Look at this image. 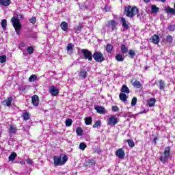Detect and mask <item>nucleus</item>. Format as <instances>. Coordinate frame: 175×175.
Instances as JSON below:
<instances>
[{"label": "nucleus", "instance_id": "f257e3e1", "mask_svg": "<svg viewBox=\"0 0 175 175\" xmlns=\"http://www.w3.org/2000/svg\"><path fill=\"white\" fill-rule=\"evenodd\" d=\"M53 161L55 166H62L68 161V156L65 154H61L60 157L54 156Z\"/></svg>", "mask_w": 175, "mask_h": 175}, {"label": "nucleus", "instance_id": "f03ea898", "mask_svg": "<svg viewBox=\"0 0 175 175\" xmlns=\"http://www.w3.org/2000/svg\"><path fill=\"white\" fill-rule=\"evenodd\" d=\"M124 13L127 17H133L139 13V9L137 7L127 6L125 8Z\"/></svg>", "mask_w": 175, "mask_h": 175}, {"label": "nucleus", "instance_id": "7ed1b4c3", "mask_svg": "<svg viewBox=\"0 0 175 175\" xmlns=\"http://www.w3.org/2000/svg\"><path fill=\"white\" fill-rule=\"evenodd\" d=\"M11 22L12 23V25L15 29L16 35H20V29H21V23H20V20L14 16L12 18Z\"/></svg>", "mask_w": 175, "mask_h": 175}, {"label": "nucleus", "instance_id": "20e7f679", "mask_svg": "<svg viewBox=\"0 0 175 175\" xmlns=\"http://www.w3.org/2000/svg\"><path fill=\"white\" fill-rule=\"evenodd\" d=\"M170 157V147H167L165 148L163 154H161L160 157L161 162H162L163 163H166Z\"/></svg>", "mask_w": 175, "mask_h": 175}, {"label": "nucleus", "instance_id": "39448f33", "mask_svg": "<svg viewBox=\"0 0 175 175\" xmlns=\"http://www.w3.org/2000/svg\"><path fill=\"white\" fill-rule=\"evenodd\" d=\"M107 124L109 126H114L115 125H117V124H118V120L117 117L111 116L107 119Z\"/></svg>", "mask_w": 175, "mask_h": 175}, {"label": "nucleus", "instance_id": "423d86ee", "mask_svg": "<svg viewBox=\"0 0 175 175\" xmlns=\"http://www.w3.org/2000/svg\"><path fill=\"white\" fill-rule=\"evenodd\" d=\"M93 58L96 61V62H103L105 61V57L103 56V54L100 52H96L93 55Z\"/></svg>", "mask_w": 175, "mask_h": 175}, {"label": "nucleus", "instance_id": "0eeeda50", "mask_svg": "<svg viewBox=\"0 0 175 175\" xmlns=\"http://www.w3.org/2000/svg\"><path fill=\"white\" fill-rule=\"evenodd\" d=\"M81 53H83L85 59H88L89 61H92V53L87 49H83Z\"/></svg>", "mask_w": 175, "mask_h": 175}, {"label": "nucleus", "instance_id": "6e6552de", "mask_svg": "<svg viewBox=\"0 0 175 175\" xmlns=\"http://www.w3.org/2000/svg\"><path fill=\"white\" fill-rule=\"evenodd\" d=\"M49 93L52 95V96H57L58 94H59V91L55 86L52 85L49 88Z\"/></svg>", "mask_w": 175, "mask_h": 175}, {"label": "nucleus", "instance_id": "1a4fd4ad", "mask_svg": "<svg viewBox=\"0 0 175 175\" xmlns=\"http://www.w3.org/2000/svg\"><path fill=\"white\" fill-rule=\"evenodd\" d=\"M117 22L116 21H110L108 23L107 27L109 29H111V31H114V29H117Z\"/></svg>", "mask_w": 175, "mask_h": 175}, {"label": "nucleus", "instance_id": "9d476101", "mask_svg": "<svg viewBox=\"0 0 175 175\" xmlns=\"http://www.w3.org/2000/svg\"><path fill=\"white\" fill-rule=\"evenodd\" d=\"M116 155L118 158H120V159H122L125 157V152L124 151V149L120 148L116 150Z\"/></svg>", "mask_w": 175, "mask_h": 175}, {"label": "nucleus", "instance_id": "9b49d317", "mask_svg": "<svg viewBox=\"0 0 175 175\" xmlns=\"http://www.w3.org/2000/svg\"><path fill=\"white\" fill-rule=\"evenodd\" d=\"M94 109L95 110H96L97 113H98L99 114H106V113H107L105 107L102 106L97 105L94 107Z\"/></svg>", "mask_w": 175, "mask_h": 175}, {"label": "nucleus", "instance_id": "f8f14e48", "mask_svg": "<svg viewBox=\"0 0 175 175\" xmlns=\"http://www.w3.org/2000/svg\"><path fill=\"white\" fill-rule=\"evenodd\" d=\"M31 103L33 106H39V96L38 95H33L31 97Z\"/></svg>", "mask_w": 175, "mask_h": 175}, {"label": "nucleus", "instance_id": "ddd939ff", "mask_svg": "<svg viewBox=\"0 0 175 175\" xmlns=\"http://www.w3.org/2000/svg\"><path fill=\"white\" fill-rule=\"evenodd\" d=\"M9 133L10 135H16L17 133V127L14 125L10 126Z\"/></svg>", "mask_w": 175, "mask_h": 175}, {"label": "nucleus", "instance_id": "4468645a", "mask_svg": "<svg viewBox=\"0 0 175 175\" xmlns=\"http://www.w3.org/2000/svg\"><path fill=\"white\" fill-rule=\"evenodd\" d=\"M12 102H13V98L8 97L5 100L3 101V105L4 106H10L12 105Z\"/></svg>", "mask_w": 175, "mask_h": 175}, {"label": "nucleus", "instance_id": "2eb2a0df", "mask_svg": "<svg viewBox=\"0 0 175 175\" xmlns=\"http://www.w3.org/2000/svg\"><path fill=\"white\" fill-rule=\"evenodd\" d=\"M75 47V45H73L72 43H69L67 45L66 50L68 54H72L73 53V48Z\"/></svg>", "mask_w": 175, "mask_h": 175}, {"label": "nucleus", "instance_id": "dca6fc26", "mask_svg": "<svg viewBox=\"0 0 175 175\" xmlns=\"http://www.w3.org/2000/svg\"><path fill=\"white\" fill-rule=\"evenodd\" d=\"M152 43L154 44H158L159 43V36L157 34H154L153 36L151 38Z\"/></svg>", "mask_w": 175, "mask_h": 175}, {"label": "nucleus", "instance_id": "f3484780", "mask_svg": "<svg viewBox=\"0 0 175 175\" xmlns=\"http://www.w3.org/2000/svg\"><path fill=\"white\" fill-rule=\"evenodd\" d=\"M155 102H157V100H155V98H151L148 100V104L150 107H154L155 106Z\"/></svg>", "mask_w": 175, "mask_h": 175}, {"label": "nucleus", "instance_id": "a211bd4d", "mask_svg": "<svg viewBox=\"0 0 175 175\" xmlns=\"http://www.w3.org/2000/svg\"><path fill=\"white\" fill-rule=\"evenodd\" d=\"M121 23L124 29H128L129 28V26L128 25V23H126V20L125 19V18H121Z\"/></svg>", "mask_w": 175, "mask_h": 175}, {"label": "nucleus", "instance_id": "6ab92c4d", "mask_svg": "<svg viewBox=\"0 0 175 175\" xmlns=\"http://www.w3.org/2000/svg\"><path fill=\"white\" fill-rule=\"evenodd\" d=\"M60 27L62 31H66L68 28V23L65 21L62 22V23L60 24Z\"/></svg>", "mask_w": 175, "mask_h": 175}, {"label": "nucleus", "instance_id": "aec40b11", "mask_svg": "<svg viewBox=\"0 0 175 175\" xmlns=\"http://www.w3.org/2000/svg\"><path fill=\"white\" fill-rule=\"evenodd\" d=\"M116 59L118 62H122V61H124V59H125V57L124 56H122V55H121V54H117L116 56Z\"/></svg>", "mask_w": 175, "mask_h": 175}, {"label": "nucleus", "instance_id": "412c9836", "mask_svg": "<svg viewBox=\"0 0 175 175\" xmlns=\"http://www.w3.org/2000/svg\"><path fill=\"white\" fill-rule=\"evenodd\" d=\"M119 98L122 102H126V99H128V96H126V94L124 93L120 94Z\"/></svg>", "mask_w": 175, "mask_h": 175}, {"label": "nucleus", "instance_id": "4be33fe9", "mask_svg": "<svg viewBox=\"0 0 175 175\" xmlns=\"http://www.w3.org/2000/svg\"><path fill=\"white\" fill-rule=\"evenodd\" d=\"M0 5L9 6V5H10V0H0Z\"/></svg>", "mask_w": 175, "mask_h": 175}, {"label": "nucleus", "instance_id": "5701e85b", "mask_svg": "<svg viewBox=\"0 0 175 175\" xmlns=\"http://www.w3.org/2000/svg\"><path fill=\"white\" fill-rule=\"evenodd\" d=\"M122 92L129 94L131 92L129 91V88L127 87L126 85H123L122 87Z\"/></svg>", "mask_w": 175, "mask_h": 175}, {"label": "nucleus", "instance_id": "b1692460", "mask_svg": "<svg viewBox=\"0 0 175 175\" xmlns=\"http://www.w3.org/2000/svg\"><path fill=\"white\" fill-rule=\"evenodd\" d=\"M22 117L23 118V120H25V121L29 120L31 115H29V112H23Z\"/></svg>", "mask_w": 175, "mask_h": 175}, {"label": "nucleus", "instance_id": "393cba45", "mask_svg": "<svg viewBox=\"0 0 175 175\" xmlns=\"http://www.w3.org/2000/svg\"><path fill=\"white\" fill-rule=\"evenodd\" d=\"M17 157V153L16 152H12L8 157V160L13 161L14 159H16V157Z\"/></svg>", "mask_w": 175, "mask_h": 175}, {"label": "nucleus", "instance_id": "a878e982", "mask_svg": "<svg viewBox=\"0 0 175 175\" xmlns=\"http://www.w3.org/2000/svg\"><path fill=\"white\" fill-rule=\"evenodd\" d=\"M105 50L107 52H108L109 54L111 53V51H113V45L108 44L106 46Z\"/></svg>", "mask_w": 175, "mask_h": 175}, {"label": "nucleus", "instance_id": "bb28decb", "mask_svg": "<svg viewBox=\"0 0 175 175\" xmlns=\"http://www.w3.org/2000/svg\"><path fill=\"white\" fill-rule=\"evenodd\" d=\"M159 90H165V81L160 80L159 81Z\"/></svg>", "mask_w": 175, "mask_h": 175}, {"label": "nucleus", "instance_id": "cd10ccee", "mask_svg": "<svg viewBox=\"0 0 175 175\" xmlns=\"http://www.w3.org/2000/svg\"><path fill=\"white\" fill-rule=\"evenodd\" d=\"M152 13H158L159 8L155 5H152L151 7Z\"/></svg>", "mask_w": 175, "mask_h": 175}, {"label": "nucleus", "instance_id": "c85d7f7f", "mask_svg": "<svg viewBox=\"0 0 175 175\" xmlns=\"http://www.w3.org/2000/svg\"><path fill=\"white\" fill-rule=\"evenodd\" d=\"M165 12L166 13H171V14H175V10L170 7L165 8Z\"/></svg>", "mask_w": 175, "mask_h": 175}, {"label": "nucleus", "instance_id": "c756f323", "mask_svg": "<svg viewBox=\"0 0 175 175\" xmlns=\"http://www.w3.org/2000/svg\"><path fill=\"white\" fill-rule=\"evenodd\" d=\"M133 85L135 88H140V87H142V83H140V81H135L133 83Z\"/></svg>", "mask_w": 175, "mask_h": 175}, {"label": "nucleus", "instance_id": "7c9ffc66", "mask_svg": "<svg viewBox=\"0 0 175 175\" xmlns=\"http://www.w3.org/2000/svg\"><path fill=\"white\" fill-rule=\"evenodd\" d=\"M121 51L122 54H126L128 53V48L125 45H122Z\"/></svg>", "mask_w": 175, "mask_h": 175}, {"label": "nucleus", "instance_id": "2f4dec72", "mask_svg": "<svg viewBox=\"0 0 175 175\" xmlns=\"http://www.w3.org/2000/svg\"><path fill=\"white\" fill-rule=\"evenodd\" d=\"M85 148H87V144H85V143H84V142H81L79 144V149L82 150V151H84V150H85Z\"/></svg>", "mask_w": 175, "mask_h": 175}, {"label": "nucleus", "instance_id": "473e14b6", "mask_svg": "<svg viewBox=\"0 0 175 175\" xmlns=\"http://www.w3.org/2000/svg\"><path fill=\"white\" fill-rule=\"evenodd\" d=\"M7 57L6 55L0 56V64H5L6 62Z\"/></svg>", "mask_w": 175, "mask_h": 175}, {"label": "nucleus", "instance_id": "72a5a7b5", "mask_svg": "<svg viewBox=\"0 0 175 175\" xmlns=\"http://www.w3.org/2000/svg\"><path fill=\"white\" fill-rule=\"evenodd\" d=\"M85 122L86 125H90V124L92 123V118H91L90 117L85 118Z\"/></svg>", "mask_w": 175, "mask_h": 175}, {"label": "nucleus", "instance_id": "f704fd0d", "mask_svg": "<svg viewBox=\"0 0 175 175\" xmlns=\"http://www.w3.org/2000/svg\"><path fill=\"white\" fill-rule=\"evenodd\" d=\"M76 133L78 135V136H83V130L81 129V128L78 127L76 129Z\"/></svg>", "mask_w": 175, "mask_h": 175}, {"label": "nucleus", "instance_id": "c9c22d12", "mask_svg": "<svg viewBox=\"0 0 175 175\" xmlns=\"http://www.w3.org/2000/svg\"><path fill=\"white\" fill-rule=\"evenodd\" d=\"M72 122L73 121L72 120V119L70 118L67 119L66 120V126H71Z\"/></svg>", "mask_w": 175, "mask_h": 175}, {"label": "nucleus", "instance_id": "e433bc0d", "mask_svg": "<svg viewBox=\"0 0 175 175\" xmlns=\"http://www.w3.org/2000/svg\"><path fill=\"white\" fill-rule=\"evenodd\" d=\"M79 76L81 77V79H85V77H87V72L81 71L79 74Z\"/></svg>", "mask_w": 175, "mask_h": 175}, {"label": "nucleus", "instance_id": "4c0bfd02", "mask_svg": "<svg viewBox=\"0 0 175 175\" xmlns=\"http://www.w3.org/2000/svg\"><path fill=\"white\" fill-rule=\"evenodd\" d=\"M127 143L129 147H135V142L132 139H128Z\"/></svg>", "mask_w": 175, "mask_h": 175}, {"label": "nucleus", "instance_id": "58836bf2", "mask_svg": "<svg viewBox=\"0 0 175 175\" xmlns=\"http://www.w3.org/2000/svg\"><path fill=\"white\" fill-rule=\"evenodd\" d=\"M7 26H8V23L6 21V19H3L1 21V27H2V28L5 29V28H6Z\"/></svg>", "mask_w": 175, "mask_h": 175}, {"label": "nucleus", "instance_id": "ea45409f", "mask_svg": "<svg viewBox=\"0 0 175 175\" xmlns=\"http://www.w3.org/2000/svg\"><path fill=\"white\" fill-rule=\"evenodd\" d=\"M36 80V75H32L29 78V81L30 83H32Z\"/></svg>", "mask_w": 175, "mask_h": 175}, {"label": "nucleus", "instance_id": "a19ab883", "mask_svg": "<svg viewBox=\"0 0 175 175\" xmlns=\"http://www.w3.org/2000/svg\"><path fill=\"white\" fill-rule=\"evenodd\" d=\"M101 124H102V122L100 120H98L93 125V128H98V126H100Z\"/></svg>", "mask_w": 175, "mask_h": 175}, {"label": "nucleus", "instance_id": "79ce46f5", "mask_svg": "<svg viewBox=\"0 0 175 175\" xmlns=\"http://www.w3.org/2000/svg\"><path fill=\"white\" fill-rule=\"evenodd\" d=\"M27 51L28 54H33V48L32 46H29L27 49Z\"/></svg>", "mask_w": 175, "mask_h": 175}, {"label": "nucleus", "instance_id": "37998d69", "mask_svg": "<svg viewBox=\"0 0 175 175\" xmlns=\"http://www.w3.org/2000/svg\"><path fill=\"white\" fill-rule=\"evenodd\" d=\"M136 103H137V98L134 97L131 101V106H136Z\"/></svg>", "mask_w": 175, "mask_h": 175}, {"label": "nucleus", "instance_id": "c03bdc74", "mask_svg": "<svg viewBox=\"0 0 175 175\" xmlns=\"http://www.w3.org/2000/svg\"><path fill=\"white\" fill-rule=\"evenodd\" d=\"M166 42H167L168 43H172V42H173V38L172 37V36H167Z\"/></svg>", "mask_w": 175, "mask_h": 175}, {"label": "nucleus", "instance_id": "a18cd8bd", "mask_svg": "<svg viewBox=\"0 0 175 175\" xmlns=\"http://www.w3.org/2000/svg\"><path fill=\"white\" fill-rule=\"evenodd\" d=\"M129 55H131V57L132 58H133V57H135V55H136V54L135 53V51H134V50H130V51H129Z\"/></svg>", "mask_w": 175, "mask_h": 175}, {"label": "nucleus", "instance_id": "49530a36", "mask_svg": "<svg viewBox=\"0 0 175 175\" xmlns=\"http://www.w3.org/2000/svg\"><path fill=\"white\" fill-rule=\"evenodd\" d=\"M29 21L31 24H35L36 23V18L32 17L29 19Z\"/></svg>", "mask_w": 175, "mask_h": 175}, {"label": "nucleus", "instance_id": "de8ad7c7", "mask_svg": "<svg viewBox=\"0 0 175 175\" xmlns=\"http://www.w3.org/2000/svg\"><path fill=\"white\" fill-rule=\"evenodd\" d=\"M26 162L28 163V165H32L33 163V161H32V159L29 158L26 159Z\"/></svg>", "mask_w": 175, "mask_h": 175}, {"label": "nucleus", "instance_id": "09e8293b", "mask_svg": "<svg viewBox=\"0 0 175 175\" xmlns=\"http://www.w3.org/2000/svg\"><path fill=\"white\" fill-rule=\"evenodd\" d=\"M168 29H169V31H174V29H175V25H170V26L168 27Z\"/></svg>", "mask_w": 175, "mask_h": 175}, {"label": "nucleus", "instance_id": "8fccbe9b", "mask_svg": "<svg viewBox=\"0 0 175 175\" xmlns=\"http://www.w3.org/2000/svg\"><path fill=\"white\" fill-rule=\"evenodd\" d=\"M120 109L117 106H113L112 107V111H118Z\"/></svg>", "mask_w": 175, "mask_h": 175}, {"label": "nucleus", "instance_id": "3c124183", "mask_svg": "<svg viewBox=\"0 0 175 175\" xmlns=\"http://www.w3.org/2000/svg\"><path fill=\"white\" fill-rule=\"evenodd\" d=\"M25 90H27V86H23L20 88L21 91H25Z\"/></svg>", "mask_w": 175, "mask_h": 175}, {"label": "nucleus", "instance_id": "603ef678", "mask_svg": "<svg viewBox=\"0 0 175 175\" xmlns=\"http://www.w3.org/2000/svg\"><path fill=\"white\" fill-rule=\"evenodd\" d=\"M144 113H148V110H144V111H142L141 112H139V114H144Z\"/></svg>", "mask_w": 175, "mask_h": 175}, {"label": "nucleus", "instance_id": "864d4df0", "mask_svg": "<svg viewBox=\"0 0 175 175\" xmlns=\"http://www.w3.org/2000/svg\"><path fill=\"white\" fill-rule=\"evenodd\" d=\"M104 10H105V12H109V8L107 7H105Z\"/></svg>", "mask_w": 175, "mask_h": 175}, {"label": "nucleus", "instance_id": "5fc2aeb1", "mask_svg": "<svg viewBox=\"0 0 175 175\" xmlns=\"http://www.w3.org/2000/svg\"><path fill=\"white\" fill-rule=\"evenodd\" d=\"M20 163H21V165H25V161H20Z\"/></svg>", "mask_w": 175, "mask_h": 175}, {"label": "nucleus", "instance_id": "6e6d98bb", "mask_svg": "<svg viewBox=\"0 0 175 175\" xmlns=\"http://www.w3.org/2000/svg\"><path fill=\"white\" fill-rule=\"evenodd\" d=\"M19 18H24V16L22 14L19 15Z\"/></svg>", "mask_w": 175, "mask_h": 175}, {"label": "nucleus", "instance_id": "4d7b16f0", "mask_svg": "<svg viewBox=\"0 0 175 175\" xmlns=\"http://www.w3.org/2000/svg\"><path fill=\"white\" fill-rule=\"evenodd\" d=\"M150 0H144V2H146V3H148V2H150Z\"/></svg>", "mask_w": 175, "mask_h": 175}, {"label": "nucleus", "instance_id": "13d9d810", "mask_svg": "<svg viewBox=\"0 0 175 175\" xmlns=\"http://www.w3.org/2000/svg\"><path fill=\"white\" fill-rule=\"evenodd\" d=\"M161 2H165L166 0H161Z\"/></svg>", "mask_w": 175, "mask_h": 175}]
</instances>
